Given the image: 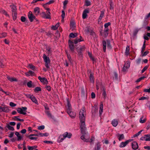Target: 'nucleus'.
<instances>
[{
    "label": "nucleus",
    "mask_w": 150,
    "mask_h": 150,
    "mask_svg": "<svg viewBox=\"0 0 150 150\" xmlns=\"http://www.w3.org/2000/svg\"><path fill=\"white\" fill-rule=\"evenodd\" d=\"M45 112L49 117L52 118V115L49 110H45Z\"/></svg>",
    "instance_id": "obj_40"
},
{
    "label": "nucleus",
    "mask_w": 150,
    "mask_h": 150,
    "mask_svg": "<svg viewBox=\"0 0 150 150\" xmlns=\"http://www.w3.org/2000/svg\"><path fill=\"white\" fill-rule=\"evenodd\" d=\"M7 127L8 129L10 130L13 131L14 130L13 127L10 125H8Z\"/></svg>",
    "instance_id": "obj_45"
},
{
    "label": "nucleus",
    "mask_w": 150,
    "mask_h": 150,
    "mask_svg": "<svg viewBox=\"0 0 150 150\" xmlns=\"http://www.w3.org/2000/svg\"><path fill=\"white\" fill-rule=\"evenodd\" d=\"M129 66L130 63L129 62L125 63L123 68V71L124 72L126 71L127 69L129 67Z\"/></svg>",
    "instance_id": "obj_14"
},
{
    "label": "nucleus",
    "mask_w": 150,
    "mask_h": 150,
    "mask_svg": "<svg viewBox=\"0 0 150 150\" xmlns=\"http://www.w3.org/2000/svg\"><path fill=\"white\" fill-rule=\"evenodd\" d=\"M113 3L112 1H111L110 3V9L111 10H112L113 9Z\"/></svg>",
    "instance_id": "obj_58"
},
{
    "label": "nucleus",
    "mask_w": 150,
    "mask_h": 150,
    "mask_svg": "<svg viewBox=\"0 0 150 150\" xmlns=\"http://www.w3.org/2000/svg\"><path fill=\"white\" fill-rule=\"evenodd\" d=\"M83 40V39L81 36H79L78 37L76 38V44L79 42Z\"/></svg>",
    "instance_id": "obj_27"
},
{
    "label": "nucleus",
    "mask_w": 150,
    "mask_h": 150,
    "mask_svg": "<svg viewBox=\"0 0 150 150\" xmlns=\"http://www.w3.org/2000/svg\"><path fill=\"white\" fill-rule=\"evenodd\" d=\"M25 74L28 76H33L34 74V72L31 71H29L28 72L25 73Z\"/></svg>",
    "instance_id": "obj_26"
},
{
    "label": "nucleus",
    "mask_w": 150,
    "mask_h": 150,
    "mask_svg": "<svg viewBox=\"0 0 150 150\" xmlns=\"http://www.w3.org/2000/svg\"><path fill=\"white\" fill-rule=\"evenodd\" d=\"M140 139L141 140H145L146 141H150V134L144 135L141 137Z\"/></svg>",
    "instance_id": "obj_10"
},
{
    "label": "nucleus",
    "mask_w": 150,
    "mask_h": 150,
    "mask_svg": "<svg viewBox=\"0 0 150 150\" xmlns=\"http://www.w3.org/2000/svg\"><path fill=\"white\" fill-rule=\"evenodd\" d=\"M28 67L31 69H32L34 71H35L36 70V68H35V66L31 64H30L28 65Z\"/></svg>",
    "instance_id": "obj_37"
},
{
    "label": "nucleus",
    "mask_w": 150,
    "mask_h": 150,
    "mask_svg": "<svg viewBox=\"0 0 150 150\" xmlns=\"http://www.w3.org/2000/svg\"><path fill=\"white\" fill-rule=\"evenodd\" d=\"M88 55L91 58V59L93 61H95V59L94 58L92 57V54L90 52L88 53Z\"/></svg>",
    "instance_id": "obj_48"
},
{
    "label": "nucleus",
    "mask_w": 150,
    "mask_h": 150,
    "mask_svg": "<svg viewBox=\"0 0 150 150\" xmlns=\"http://www.w3.org/2000/svg\"><path fill=\"white\" fill-rule=\"evenodd\" d=\"M89 13V11L86 9L83 12L82 17L83 19L86 18L87 16V14Z\"/></svg>",
    "instance_id": "obj_17"
},
{
    "label": "nucleus",
    "mask_w": 150,
    "mask_h": 150,
    "mask_svg": "<svg viewBox=\"0 0 150 150\" xmlns=\"http://www.w3.org/2000/svg\"><path fill=\"white\" fill-rule=\"evenodd\" d=\"M46 9L47 10V14L45 12H42L41 13L42 16L44 18L47 19H50L51 18L50 13V9L49 8H46Z\"/></svg>",
    "instance_id": "obj_4"
},
{
    "label": "nucleus",
    "mask_w": 150,
    "mask_h": 150,
    "mask_svg": "<svg viewBox=\"0 0 150 150\" xmlns=\"http://www.w3.org/2000/svg\"><path fill=\"white\" fill-rule=\"evenodd\" d=\"M74 19H72L70 22V29L73 30L74 29Z\"/></svg>",
    "instance_id": "obj_16"
},
{
    "label": "nucleus",
    "mask_w": 150,
    "mask_h": 150,
    "mask_svg": "<svg viewBox=\"0 0 150 150\" xmlns=\"http://www.w3.org/2000/svg\"><path fill=\"white\" fill-rule=\"evenodd\" d=\"M101 147V145L99 142H98L94 148V150H100Z\"/></svg>",
    "instance_id": "obj_24"
},
{
    "label": "nucleus",
    "mask_w": 150,
    "mask_h": 150,
    "mask_svg": "<svg viewBox=\"0 0 150 150\" xmlns=\"http://www.w3.org/2000/svg\"><path fill=\"white\" fill-rule=\"evenodd\" d=\"M75 42V40H74V41H73V40H72L71 39H69L68 41L69 47L71 51L72 52H74Z\"/></svg>",
    "instance_id": "obj_6"
},
{
    "label": "nucleus",
    "mask_w": 150,
    "mask_h": 150,
    "mask_svg": "<svg viewBox=\"0 0 150 150\" xmlns=\"http://www.w3.org/2000/svg\"><path fill=\"white\" fill-rule=\"evenodd\" d=\"M27 109V108L26 107H22L21 108H18L17 111L18 113L20 114L25 115L26 114Z\"/></svg>",
    "instance_id": "obj_8"
},
{
    "label": "nucleus",
    "mask_w": 150,
    "mask_h": 150,
    "mask_svg": "<svg viewBox=\"0 0 150 150\" xmlns=\"http://www.w3.org/2000/svg\"><path fill=\"white\" fill-rule=\"evenodd\" d=\"M62 18H64L65 17V12L64 10H62Z\"/></svg>",
    "instance_id": "obj_59"
},
{
    "label": "nucleus",
    "mask_w": 150,
    "mask_h": 150,
    "mask_svg": "<svg viewBox=\"0 0 150 150\" xmlns=\"http://www.w3.org/2000/svg\"><path fill=\"white\" fill-rule=\"evenodd\" d=\"M10 105L11 107H15L16 105V104L11 102L10 103Z\"/></svg>",
    "instance_id": "obj_63"
},
{
    "label": "nucleus",
    "mask_w": 150,
    "mask_h": 150,
    "mask_svg": "<svg viewBox=\"0 0 150 150\" xmlns=\"http://www.w3.org/2000/svg\"><path fill=\"white\" fill-rule=\"evenodd\" d=\"M139 31V30L137 29H135L134 31V35H136Z\"/></svg>",
    "instance_id": "obj_54"
},
{
    "label": "nucleus",
    "mask_w": 150,
    "mask_h": 150,
    "mask_svg": "<svg viewBox=\"0 0 150 150\" xmlns=\"http://www.w3.org/2000/svg\"><path fill=\"white\" fill-rule=\"evenodd\" d=\"M141 53L142 56L143 57L146 56L149 53V52L148 51H146L144 52H141Z\"/></svg>",
    "instance_id": "obj_46"
},
{
    "label": "nucleus",
    "mask_w": 150,
    "mask_h": 150,
    "mask_svg": "<svg viewBox=\"0 0 150 150\" xmlns=\"http://www.w3.org/2000/svg\"><path fill=\"white\" fill-rule=\"evenodd\" d=\"M145 77L144 76H142L140 78H139L137 80L136 82H138L140 81L141 80L143 79H144L145 78Z\"/></svg>",
    "instance_id": "obj_52"
},
{
    "label": "nucleus",
    "mask_w": 150,
    "mask_h": 150,
    "mask_svg": "<svg viewBox=\"0 0 150 150\" xmlns=\"http://www.w3.org/2000/svg\"><path fill=\"white\" fill-rule=\"evenodd\" d=\"M85 49V47H80L77 49V52H78L79 54H81V51H83Z\"/></svg>",
    "instance_id": "obj_20"
},
{
    "label": "nucleus",
    "mask_w": 150,
    "mask_h": 150,
    "mask_svg": "<svg viewBox=\"0 0 150 150\" xmlns=\"http://www.w3.org/2000/svg\"><path fill=\"white\" fill-rule=\"evenodd\" d=\"M7 36L6 33H2L0 36V38H4L6 37Z\"/></svg>",
    "instance_id": "obj_43"
},
{
    "label": "nucleus",
    "mask_w": 150,
    "mask_h": 150,
    "mask_svg": "<svg viewBox=\"0 0 150 150\" xmlns=\"http://www.w3.org/2000/svg\"><path fill=\"white\" fill-rule=\"evenodd\" d=\"M7 79L11 82L17 81V79L14 77H11L9 76H7Z\"/></svg>",
    "instance_id": "obj_21"
},
{
    "label": "nucleus",
    "mask_w": 150,
    "mask_h": 150,
    "mask_svg": "<svg viewBox=\"0 0 150 150\" xmlns=\"http://www.w3.org/2000/svg\"><path fill=\"white\" fill-rule=\"evenodd\" d=\"M67 112H69L71 110V105L69 103V102L68 101H67Z\"/></svg>",
    "instance_id": "obj_19"
},
{
    "label": "nucleus",
    "mask_w": 150,
    "mask_h": 150,
    "mask_svg": "<svg viewBox=\"0 0 150 150\" xmlns=\"http://www.w3.org/2000/svg\"><path fill=\"white\" fill-rule=\"evenodd\" d=\"M124 138V136L123 134L120 135L119 138V140L120 141L122 139H123Z\"/></svg>",
    "instance_id": "obj_51"
},
{
    "label": "nucleus",
    "mask_w": 150,
    "mask_h": 150,
    "mask_svg": "<svg viewBox=\"0 0 150 150\" xmlns=\"http://www.w3.org/2000/svg\"><path fill=\"white\" fill-rule=\"evenodd\" d=\"M63 135L65 138L66 137L70 138L71 137V134L70 133H68L67 132H66L63 134Z\"/></svg>",
    "instance_id": "obj_18"
},
{
    "label": "nucleus",
    "mask_w": 150,
    "mask_h": 150,
    "mask_svg": "<svg viewBox=\"0 0 150 150\" xmlns=\"http://www.w3.org/2000/svg\"><path fill=\"white\" fill-rule=\"evenodd\" d=\"M59 23H57L55 25H53L52 27V28L53 30H56L59 27Z\"/></svg>",
    "instance_id": "obj_35"
},
{
    "label": "nucleus",
    "mask_w": 150,
    "mask_h": 150,
    "mask_svg": "<svg viewBox=\"0 0 150 150\" xmlns=\"http://www.w3.org/2000/svg\"><path fill=\"white\" fill-rule=\"evenodd\" d=\"M104 13L103 11H101L100 14V16L98 20V22H100L101 21L102 18L104 16Z\"/></svg>",
    "instance_id": "obj_32"
},
{
    "label": "nucleus",
    "mask_w": 150,
    "mask_h": 150,
    "mask_svg": "<svg viewBox=\"0 0 150 150\" xmlns=\"http://www.w3.org/2000/svg\"><path fill=\"white\" fill-rule=\"evenodd\" d=\"M21 19L22 22H24L25 21L26 18L24 16H22L21 17Z\"/></svg>",
    "instance_id": "obj_62"
},
{
    "label": "nucleus",
    "mask_w": 150,
    "mask_h": 150,
    "mask_svg": "<svg viewBox=\"0 0 150 150\" xmlns=\"http://www.w3.org/2000/svg\"><path fill=\"white\" fill-rule=\"evenodd\" d=\"M38 79L41 82L43 83L44 84H47L48 83L47 79L45 78H42L39 76L38 77Z\"/></svg>",
    "instance_id": "obj_12"
},
{
    "label": "nucleus",
    "mask_w": 150,
    "mask_h": 150,
    "mask_svg": "<svg viewBox=\"0 0 150 150\" xmlns=\"http://www.w3.org/2000/svg\"><path fill=\"white\" fill-rule=\"evenodd\" d=\"M28 16L30 21L31 22H33L35 18V16L33 15L32 12L31 11H30L29 12Z\"/></svg>",
    "instance_id": "obj_9"
},
{
    "label": "nucleus",
    "mask_w": 150,
    "mask_h": 150,
    "mask_svg": "<svg viewBox=\"0 0 150 150\" xmlns=\"http://www.w3.org/2000/svg\"><path fill=\"white\" fill-rule=\"evenodd\" d=\"M148 66H145L143 69H142V73H143L144 72V71H146L148 68Z\"/></svg>",
    "instance_id": "obj_55"
},
{
    "label": "nucleus",
    "mask_w": 150,
    "mask_h": 150,
    "mask_svg": "<svg viewBox=\"0 0 150 150\" xmlns=\"http://www.w3.org/2000/svg\"><path fill=\"white\" fill-rule=\"evenodd\" d=\"M15 134L17 137V140L18 141H20L22 139L23 137V135H21L19 132H15Z\"/></svg>",
    "instance_id": "obj_15"
},
{
    "label": "nucleus",
    "mask_w": 150,
    "mask_h": 150,
    "mask_svg": "<svg viewBox=\"0 0 150 150\" xmlns=\"http://www.w3.org/2000/svg\"><path fill=\"white\" fill-rule=\"evenodd\" d=\"M129 46H127L126 47L125 52V54L127 56H128L129 54Z\"/></svg>",
    "instance_id": "obj_31"
},
{
    "label": "nucleus",
    "mask_w": 150,
    "mask_h": 150,
    "mask_svg": "<svg viewBox=\"0 0 150 150\" xmlns=\"http://www.w3.org/2000/svg\"><path fill=\"white\" fill-rule=\"evenodd\" d=\"M10 7L12 9V13L13 19L15 20L17 18L16 7L15 5L13 4L11 5Z\"/></svg>",
    "instance_id": "obj_2"
},
{
    "label": "nucleus",
    "mask_w": 150,
    "mask_h": 150,
    "mask_svg": "<svg viewBox=\"0 0 150 150\" xmlns=\"http://www.w3.org/2000/svg\"><path fill=\"white\" fill-rule=\"evenodd\" d=\"M32 82L31 81H30L27 83V86L29 88H30L32 86Z\"/></svg>",
    "instance_id": "obj_47"
},
{
    "label": "nucleus",
    "mask_w": 150,
    "mask_h": 150,
    "mask_svg": "<svg viewBox=\"0 0 150 150\" xmlns=\"http://www.w3.org/2000/svg\"><path fill=\"white\" fill-rule=\"evenodd\" d=\"M43 58L44 61L45 62V65L47 69L50 68L48 64L50 63V60L49 57H47L45 54H44L43 55Z\"/></svg>",
    "instance_id": "obj_7"
},
{
    "label": "nucleus",
    "mask_w": 150,
    "mask_h": 150,
    "mask_svg": "<svg viewBox=\"0 0 150 150\" xmlns=\"http://www.w3.org/2000/svg\"><path fill=\"white\" fill-rule=\"evenodd\" d=\"M142 130H141L139 132L137 133V134H134V137H137L140 134V133L142 132Z\"/></svg>",
    "instance_id": "obj_56"
},
{
    "label": "nucleus",
    "mask_w": 150,
    "mask_h": 150,
    "mask_svg": "<svg viewBox=\"0 0 150 150\" xmlns=\"http://www.w3.org/2000/svg\"><path fill=\"white\" fill-rule=\"evenodd\" d=\"M85 89L84 88H82L81 89V93L83 95H84L85 93Z\"/></svg>",
    "instance_id": "obj_60"
},
{
    "label": "nucleus",
    "mask_w": 150,
    "mask_h": 150,
    "mask_svg": "<svg viewBox=\"0 0 150 150\" xmlns=\"http://www.w3.org/2000/svg\"><path fill=\"white\" fill-rule=\"evenodd\" d=\"M103 92L102 93L103 96L104 98H105L106 96V94L105 92V90L104 88H103Z\"/></svg>",
    "instance_id": "obj_49"
},
{
    "label": "nucleus",
    "mask_w": 150,
    "mask_h": 150,
    "mask_svg": "<svg viewBox=\"0 0 150 150\" xmlns=\"http://www.w3.org/2000/svg\"><path fill=\"white\" fill-rule=\"evenodd\" d=\"M19 116H15L14 117V120L17 121H20L23 122L24 120L23 119H21L18 118Z\"/></svg>",
    "instance_id": "obj_41"
},
{
    "label": "nucleus",
    "mask_w": 150,
    "mask_h": 150,
    "mask_svg": "<svg viewBox=\"0 0 150 150\" xmlns=\"http://www.w3.org/2000/svg\"><path fill=\"white\" fill-rule=\"evenodd\" d=\"M41 89L40 87H36L35 89H34V91L35 92H38L39 91H40Z\"/></svg>",
    "instance_id": "obj_50"
},
{
    "label": "nucleus",
    "mask_w": 150,
    "mask_h": 150,
    "mask_svg": "<svg viewBox=\"0 0 150 150\" xmlns=\"http://www.w3.org/2000/svg\"><path fill=\"white\" fill-rule=\"evenodd\" d=\"M89 78L91 82L93 83L94 82V76L92 74H90Z\"/></svg>",
    "instance_id": "obj_34"
},
{
    "label": "nucleus",
    "mask_w": 150,
    "mask_h": 150,
    "mask_svg": "<svg viewBox=\"0 0 150 150\" xmlns=\"http://www.w3.org/2000/svg\"><path fill=\"white\" fill-rule=\"evenodd\" d=\"M103 103L101 102L100 107L99 113L100 115H101L103 112Z\"/></svg>",
    "instance_id": "obj_29"
},
{
    "label": "nucleus",
    "mask_w": 150,
    "mask_h": 150,
    "mask_svg": "<svg viewBox=\"0 0 150 150\" xmlns=\"http://www.w3.org/2000/svg\"><path fill=\"white\" fill-rule=\"evenodd\" d=\"M85 5L86 6H90L91 4V2L87 0H85Z\"/></svg>",
    "instance_id": "obj_44"
},
{
    "label": "nucleus",
    "mask_w": 150,
    "mask_h": 150,
    "mask_svg": "<svg viewBox=\"0 0 150 150\" xmlns=\"http://www.w3.org/2000/svg\"><path fill=\"white\" fill-rule=\"evenodd\" d=\"M132 139H129L127 140L125 142H122L120 145V147H123L126 146L130 142L132 141Z\"/></svg>",
    "instance_id": "obj_11"
},
{
    "label": "nucleus",
    "mask_w": 150,
    "mask_h": 150,
    "mask_svg": "<svg viewBox=\"0 0 150 150\" xmlns=\"http://www.w3.org/2000/svg\"><path fill=\"white\" fill-rule=\"evenodd\" d=\"M30 99L33 103L37 105H38V103L36 98L33 95L32 96V97H31Z\"/></svg>",
    "instance_id": "obj_23"
},
{
    "label": "nucleus",
    "mask_w": 150,
    "mask_h": 150,
    "mask_svg": "<svg viewBox=\"0 0 150 150\" xmlns=\"http://www.w3.org/2000/svg\"><path fill=\"white\" fill-rule=\"evenodd\" d=\"M103 50L104 52L106 51V46L107 45V48L109 49H111L112 46L110 45V41L109 40H107L106 41H103Z\"/></svg>",
    "instance_id": "obj_3"
},
{
    "label": "nucleus",
    "mask_w": 150,
    "mask_h": 150,
    "mask_svg": "<svg viewBox=\"0 0 150 150\" xmlns=\"http://www.w3.org/2000/svg\"><path fill=\"white\" fill-rule=\"evenodd\" d=\"M132 148L134 150H136L138 148V144L136 142H133L132 144Z\"/></svg>",
    "instance_id": "obj_13"
},
{
    "label": "nucleus",
    "mask_w": 150,
    "mask_h": 150,
    "mask_svg": "<svg viewBox=\"0 0 150 150\" xmlns=\"http://www.w3.org/2000/svg\"><path fill=\"white\" fill-rule=\"evenodd\" d=\"M65 139L63 135H61L59 137L57 141L59 143L61 142H62Z\"/></svg>",
    "instance_id": "obj_28"
},
{
    "label": "nucleus",
    "mask_w": 150,
    "mask_h": 150,
    "mask_svg": "<svg viewBox=\"0 0 150 150\" xmlns=\"http://www.w3.org/2000/svg\"><path fill=\"white\" fill-rule=\"evenodd\" d=\"M0 13H1L4 14L6 16L9 17V15L8 14L7 12L4 10H0Z\"/></svg>",
    "instance_id": "obj_38"
},
{
    "label": "nucleus",
    "mask_w": 150,
    "mask_h": 150,
    "mask_svg": "<svg viewBox=\"0 0 150 150\" xmlns=\"http://www.w3.org/2000/svg\"><path fill=\"white\" fill-rule=\"evenodd\" d=\"M45 126L44 125H42L39 126L38 127V129L39 130H42L44 129Z\"/></svg>",
    "instance_id": "obj_53"
},
{
    "label": "nucleus",
    "mask_w": 150,
    "mask_h": 150,
    "mask_svg": "<svg viewBox=\"0 0 150 150\" xmlns=\"http://www.w3.org/2000/svg\"><path fill=\"white\" fill-rule=\"evenodd\" d=\"M85 120H80V127L81 133L82 135L81 139L84 142H89V135L86 132V127L85 123Z\"/></svg>",
    "instance_id": "obj_1"
},
{
    "label": "nucleus",
    "mask_w": 150,
    "mask_h": 150,
    "mask_svg": "<svg viewBox=\"0 0 150 150\" xmlns=\"http://www.w3.org/2000/svg\"><path fill=\"white\" fill-rule=\"evenodd\" d=\"M144 116H142L140 118L139 120V122L140 123H143L145 122L146 121V119H144L143 120H142Z\"/></svg>",
    "instance_id": "obj_39"
},
{
    "label": "nucleus",
    "mask_w": 150,
    "mask_h": 150,
    "mask_svg": "<svg viewBox=\"0 0 150 150\" xmlns=\"http://www.w3.org/2000/svg\"><path fill=\"white\" fill-rule=\"evenodd\" d=\"M47 52H48L49 55H51V50H50V48H48L47 49Z\"/></svg>",
    "instance_id": "obj_57"
},
{
    "label": "nucleus",
    "mask_w": 150,
    "mask_h": 150,
    "mask_svg": "<svg viewBox=\"0 0 150 150\" xmlns=\"http://www.w3.org/2000/svg\"><path fill=\"white\" fill-rule=\"evenodd\" d=\"M108 28H106L104 30V32L103 33V35L104 37H106L108 34Z\"/></svg>",
    "instance_id": "obj_36"
},
{
    "label": "nucleus",
    "mask_w": 150,
    "mask_h": 150,
    "mask_svg": "<svg viewBox=\"0 0 150 150\" xmlns=\"http://www.w3.org/2000/svg\"><path fill=\"white\" fill-rule=\"evenodd\" d=\"M86 115L85 109L83 108L79 112V117L80 120H85V116Z\"/></svg>",
    "instance_id": "obj_5"
},
{
    "label": "nucleus",
    "mask_w": 150,
    "mask_h": 150,
    "mask_svg": "<svg viewBox=\"0 0 150 150\" xmlns=\"http://www.w3.org/2000/svg\"><path fill=\"white\" fill-rule=\"evenodd\" d=\"M28 150H32L34 149H36L37 147V146H28Z\"/></svg>",
    "instance_id": "obj_42"
},
{
    "label": "nucleus",
    "mask_w": 150,
    "mask_h": 150,
    "mask_svg": "<svg viewBox=\"0 0 150 150\" xmlns=\"http://www.w3.org/2000/svg\"><path fill=\"white\" fill-rule=\"evenodd\" d=\"M112 124L113 126L116 127L118 124V121L116 119H114L112 122Z\"/></svg>",
    "instance_id": "obj_25"
},
{
    "label": "nucleus",
    "mask_w": 150,
    "mask_h": 150,
    "mask_svg": "<svg viewBox=\"0 0 150 150\" xmlns=\"http://www.w3.org/2000/svg\"><path fill=\"white\" fill-rule=\"evenodd\" d=\"M2 110H1L2 112H9V110L7 107L5 106L3 107Z\"/></svg>",
    "instance_id": "obj_30"
},
{
    "label": "nucleus",
    "mask_w": 150,
    "mask_h": 150,
    "mask_svg": "<svg viewBox=\"0 0 150 150\" xmlns=\"http://www.w3.org/2000/svg\"><path fill=\"white\" fill-rule=\"evenodd\" d=\"M40 12V8L37 7L35 8L34 9V13L35 15H38L39 14Z\"/></svg>",
    "instance_id": "obj_22"
},
{
    "label": "nucleus",
    "mask_w": 150,
    "mask_h": 150,
    "mask_svg": "<svg viewBox=\"0 0 150 150\" xmlns=\"http://www.w3.org/2000/svg\"><path fill=\"white\" fill-rule=\"evenodd\" d=\"M110 25V22L105 23L104 25L105 27V28H108V27Z\"/></svg>",
    "instance_id": "obj_61"
},
{
    "label": "nucleus",
    "mask_w": 150,
    "mask_h": 150,
    "mask_svg": "<svg viewBox=\"0 0 150 150\" xmlns=\"http://www.w3.org/2000/svg\"><path fill=\"white\" fill-rule=\"evenodd\" d=\"M69 112H67L70 116L72 118H74L75 114L74 112H71V110Z\"/></svg>",
    "instance_id": "obj_33"
},
{
    "label": "nucleus",
    "mask_w": 150,
    "mask_h": 150,
    "mask_svg": "<svg viewBox=\"0 0 150 150\" xmlns=\"http://www.w3.org/2000/svg\"><path fill=\"white\" fill-rule=\"evenodd\" d=\"M69 37L71 38H74L75 37V35L74 34L71 33H70L69 35Z\"/></svg>",
    "instance_id": "obj_64"
}]
</instances>
